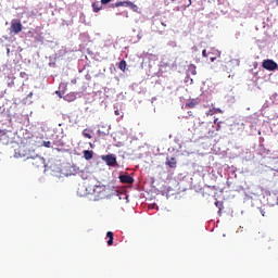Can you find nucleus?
Returning <instances> with one entry per match:
<instances>
[{
  "label": "nucleus",
  "instance_id": "1",
  "mask_svg": "<svg viewBox=\"0 0 278 278\" xmlns=\"http://www.w3.org/2000/svg\"><path fill=\"white\" fill-rule=\"evenodd\" d=\"M92 193L98 199H105V197H108V186H105V185H94Z\"/></svg>",
  "mask_w": 278,
  "mask_h": 278
},
{
  "label": "nucleus",
  "instance_id": "2",
  "mask_svg": "<svg viewBox=\"0 0 278 278\" xmlns=\"http://www.w3.org/2000/svg\"><path fill=\"white\" fill-rule=\"evenodd\" d=\"M9 31L11 36H17V34H21V31H23V24L21 23V20H12Z\"/></svg>",
  "mask_w": 278,
  "mask_h": 278
},
{
  "label": "nucleus",
  "instance_id": "3",
  "mask_svg": "<svg viewBox=\"0 0 278 278\" xmlns=\"http://www.w3.org/2000/svg\"><path fill=\"white\" fill-rule=\"evenodd\" d=\"M113 8H130L132 12H138V5L129 0L116 2Z\"/></svg>",
  "mask_w": 278,
  "mask_h": 278
},
{
  "label": "nucleus",
  "instance_id": "4",
  "mask_svg": "<svg viewBox=\"0 0 278 278\" xmlns=\"http://www.w3.org/2000/svg\"><path fill=\"white\" fill-rule=\"evenodd\" d=\"M12 132L10 131H5V130H1L0 131V144H10V142H12Z\"/></svg>",
  "mask_w": 278,
  "mask_h": 278
},
{
  "label": "nucleus",
  "instance_id": "5",
  "mask_svg": "<svg viewBox=\"0 0 278 278\" xmlns=\"http://www.w3.org/2000/svg\"><path fill=\"white\" fill-rule=\"evenodd\" d=\"M31 164L35 166V168H45L46 162L45 157L40 155H36L35 157L31 159Z\"/></svg>",
  "mask_w": 278,
  "mask_h": 278
},
{
  "label": "nucleus",
  "instance_id": "6",
  "mask_svg": "<svg viewBox=\"0 0 278 278\" xmlns=\"http://www.w3.org/2000/svg\"><path fill=\"white\" fill-rule=\"evenodd\" d=\"M263 68L266 71H277L278 65L275 61L267 59L263 62Z\"/></svg>",
  "mask_w": 278,
  "mask_h": 278
},
{
  "label": "nucleus",
  "instance_id": "7",
  "mask_svg": "<svg viewBox=\"0 0 278 278\" xmlns=\"http://www.w3.org/2000/svg\"><path fill=\"white\" fill-rule=\"evenodd\" d=\"M102 160L108 166H116V155L114 154H108L105 156H102Z\"/></svg>",
  "mask_w": 278,
  "mask_h": 278
},
{
  "label": "nucleus",
  "instance_id": "8",
  "mask_svg": "<svg viewBox=\"0 0 278 278\" xmlns=\"http://www.w3.org/2000/svg\"><path fill=\"white\" fill-rule=\"evenodd\" d=\"M118 179L121 184H134V177L128 174L119 175Z\"/></svg>",
  "mask_w": 278,
  "mask_h": 278
},
{
  "label": "nucleus",
  "instance_id": "9",
  "mask_svg": "<svg viewBox=\"0 0 278 278\" xmlns=\"http://www.w3.org/2000/svg\"><path fill=\"white\" fill-rule=\"evenodd\" d=\"M166 165L169 166V168H177V159L170 157L167 159Z\"/></svg>",
  "mask_w": 278,
  "mask_h": 278
},
{
  "label": "nucleus",
  "instance_id": "10",
  "mask_svg": "<svg viewBox=\"0 0 278 278\" xmlns=\"http://www.w3.org/2000/svg\"><path fill=\"white\" fill-rule=\"evenodd\" d=\"M214 114H223V110L213 108L206 113V116H214Z\"/></svg>",
  "mask_w": 278,
  "mask_h": 278
},
{
  "label": "nucleus",
  "instance_id": "11",
  "mask_svg": "<svg viewBox=\"0 0 278 278\" xmlns=\"http://www.w3.org/2000/svg\"><path fill=\"white\" fill-rule=\"evenodd\" d=\"M106 238H109L108 245L112 247V244H114V232L108 231L106 232Z\"/></svg>",
  "mask_w": 278,
  "mask_h": 278
},
{
  "label": "nucleus",
  "instance_id": "12",
  "mask_svg": "<svg viewBox=\"0 0 278 278\" xmlns=\"http://www.w3.org/2000/svg\"><path fill=\"white\" fill-rule=\"evenodd\" d=\"M85 160H92L93 152L92 150H85L83 152Z\"/></svg>",
  "mask_w": 278,
  "mask_h": 278
},
{
  "label": "nucleus",
  "instance_id": "13",
  "mask_svg": "<svg viewBox=\"0 0 278 278\" xmlns=\"http://www.w3.org/2000/svg\"><path fill=\"white\" fill-rule=\"evenodd\" d=\"M118 68L119 71H123V73H125V71L127 70V62L125 60H122L118 64Z\"/></svg>",
  "mask_w": 278,
  "mask_h": 278
},
{
  "label": "nucleus",
  "instance_id": "14",
  "mask_svg": "<svg viewBox=\"0 0 278 278\" xmlns=\"http://www.w3.org/2000/svg\"><path fill=\"white\" fill-rule=\"evenodd\" d=\"M101 9H102L101 3H99V2H93L92 3L93 12H101Z\"/></svg>",
  "mask_w": 278,
  "mask_h": 278
},
{
  "label": "nucleus",
  "instance_id": "15",
  "mask_svg": "<svg viewBox=\"0 0 278 278\" xmlns=\"http://www.w3.org/2000/svg\"><path fill=\"white\" fill-rule=\"evenodd\" d=\"M83 136H84V138H88L89 140L92 139V135H90V132H88V129H85L83 131Z\"/></svg>",
  "mask_w": 278,
  "mask_h": 278
},
{
  "label": "nucleus",
  "instance_id": "16",
  "mask_svg": "<svg viewBox=\"0 0 278 278\" xmlns=\"http://www.w3.org/2000/svg\"><path fill=\"white\" fill-rule=\"evenodd\" d=\"M186 108H190V109L197 108V103H195L194 101H190V102H188V103L186 104Z\"/></svg>",
  "mask_w": 278,
  "mask_h": 278
},
{
  "label": "nucleus",
  "instance_id": "17",
  "mask_svg": "<svg viewBox=\"0 0 278 278\" xmlns=\"http://www.w3.org/2000/svg\"><path fill=\"white\" fill-rule=\"evenodd\" d=\"M202 55H203V58H210V55H212V53L211 52L207 53V50H203Z\"/></svg>",
  "mask_w": 278,
  "mask_h": 278
},
{
  "label": "nucleus",
  "instance_id": "18",
  "mask_svg": "<svg viewBox=\"0 0 278 278\" xmlns=\"http://www.w3.org/2000/svg\"><path fill=\"white\" fill-rule=\"evenodd\" d=\"M43 147H46V149H50L51 148V141H43Z\"/></svg>",
  "mask_w": 278,
  "mask_h": 278
},
{
  "label": "nucleus",
  "instance_id": "19",
  "mask_svg": "<svg viewBox=\"0 0 278 278\" xmlns=\"http://www.w3.org/2000/svg\"><path fill=\"white\" fill-rule=\"evenodd\" d=\"M112 0H101L102 5H108V3H111Z\"/></svg>",
  "mask_w": 278,
  "mask_h": 278
},
{
  "label": "nucleus",
  "instance_id": "20",
  "mask_svg": "<svg viewBox=\"0 0 278 278\" xmlns=\"http://www.w3.org/2000/svg\"><path fill=\"white\" fill-rule=\"evenodd\" d=\"M211 62H214L216 60V56H211Z\"/></svg>",
  "mask_w": 278,
  "mask_h": 278
},
{
  "label": "nucleus",
  "instance_id": "21",
  "mask_svg": "<svg viewBox=\"0 0 278 278\" xmlns=\"http://www.w3.org/2000/svg\"><path fill=\"white\" fill-rule=\"evenodd\" d=\"M197 74V67H194L193 72H192V75H195Z\"/></svg>",
  "mask_w": 278,
  "mask_h": 278
},
{
  "label": "nucleus",
  "instance_id": "22",
  "mask_svg": "<svg viewBox=\"0 0 278 278\" xmlns=\"http://www.w3.org/2000/svg\"><path fill=\"white\" fill-rule=\"evenodd\" d=\"M217 131L220 129V123H217Z\"/></svg>",
  "mask_w": 278,
  "mask_h": 278
},
{
  "label": "nucleus",
  "instance_id": "23",
  "mask_svg": "<svg viewBox=\"0 0 278 278\" xmlns=\"http://www.w3.org/2000/svg\"><path fill=\"white\" fill-rule=\"evenodd\" d=\"M216 123H218V118H215V119H214V125H216Z\"/></svg>",
  "mask_w": 278,
  "mask_h": 278
},
{
  "label": "nucleus",
  "instance_id": "24",
  "mask_svg": "<svg viewBox=\"0 0 278 278\" xmlns=\"http://www.w3.org/2000/svg\"><path fill=\"white\" fill-rule=\"evenodd\" d=\"M219 204H220V202H218V201L215 202L216 207H218Z\"/></svg>",
  "mask_w": 278,
  "mask_h": 278
},
{
  "label": "nucleus",
  "instance_id": "25",
  "mask_svg": "<svg viewBox=\"0 0 278 278\" xmlns=\"http://www.w3.org/2000/svg\"><path fill=\"white\" fill-rule=\"evenodd\" d=\"M118 114H119L118 111H115V115L118 116Z\"/></svg>",
  "mask_w": 278,
  "mask_h": 278
},
{
  "label": "nucleus",
  "instance_id": "26",
  "mask_svg": "<svg viewBox=\"0 0 278 278\" xmlns=\"http://www.w3.org/2000/svg\"><path fill=\"white\" fill-rule=\"evenodd\" d=\"M276 5H278V0H275Z\"/></svg>",
  "mask_w": 278,
  "mask_h": 278
},
{
  "label": "nucleus",
  "instance_id": "27",
  "mask_svg": "<svg viewBox=\"0 0 278 278\" xmlns=\"http://www.w3.org/2000/svg\"><path fill=\"white\" fill-rule=\"evenodd\" d=\"M163 27H166V24L165 23H162Z\"/></svg>",
  "mask_w": 278,
  "mask_h": 278
},
{
  "label": "nucleus",
  "instance_id": "28",
  "mask_svg": "<svg viewBox=\"0 0 278 278\" xmlns=\"http://www.w3.org/2000/svg\"><path fill=\"white\" fill-rule=\"evenodd\" d=\"M192 49H193V51H197V47H193Z\"/></svg>",
  "mask_w": 278,
  "mask_h": 278
},
{
  "label": "nucleus",
  "instance_id": "29",
  "mask_svg": "<svg viewBox=\"0 0 278 278\" xmlns=\"http://www.w3.org/2000/svg\"><path fill=\"white\" fill-rule=\"evenodd\" d=\"M28 97H31V93H30V94H28Z\"/></svg>",
  "mask_w": 278,
  "mask_h": 278
},
{
  "label": "nucleus",
  "instance_id": "30",
  "mask_svg": "<svg viewBox=\"0 0 278 278\" xmlns=\"http://www.w3.org/2000/svg\"><path fill=\"white\" fill-rule=\"evenodd\" d=\"M172 1H175V0H172Z\"/></svg>",
  "mask_w": 278,
  "mask_h": 278
}]
</instances>
